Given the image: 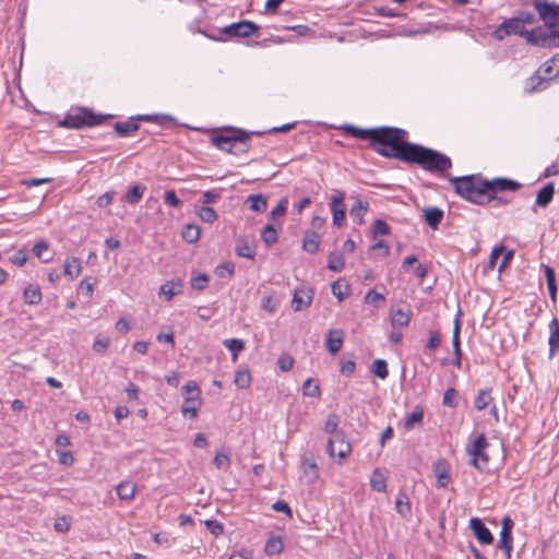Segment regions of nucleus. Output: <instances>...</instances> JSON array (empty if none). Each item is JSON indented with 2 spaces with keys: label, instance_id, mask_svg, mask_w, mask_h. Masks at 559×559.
I'll return each mask as SVG.
<instances>
[{
  "label": "nucleus",
  "instance_id": "41",
  "mask_svg": "<svg viewBox=\"0 0 559 559\" xmlns=\"http://www.w3.org/2000/svg\"><path fill=\"white\" fill-rule=\"evenodd\" d=\"M261 238L266 246H272L277 242L278 230L273 225L269 224L262 229Z\"/></svg>",
  "mask_w": 559,
  "mask_h": 559
},
{
  "label": "nucleus",
  "instance_id": "6",
  "mask_svg": "<svg viewBox=\"0 0 559 559\" xmlns=\"http://www.w3.org/2000/svg\"><path fill=\"white\" fill-rule=\"evenodd\" d=\"M557 38H559V36L556 35V28H548L546 25L526 32V39L530 44L545 48H556Z\"/></svg>",
  "mask_w": 559,
  "mask_h": 559
},
{
  "label": "nucleus",
  "instance_id": "20",
  "mask_svg": "<svg viewBox=\"0 0 559 559\" xmlns=\"http://www.w3.org/2000/svg\"><path fill=\"white\" fill-rule=\"evenodd\" d=\"M43 299L41 290L38 285L28 284L23 292V300L25 304L36 306Z\"/></svg>",
  "mask_w": 559,
  "mask_h": 559
},
{
  "label": "nucleus",
  "instance_id": "24",
  "mask_svg": "<svg viewBox=\"0 0 559 559\" xmlns=\"http://www.w3.org/2000/svg\"><path fill=\"white\" fill-rule=\"evenodd\" d=\"M424 217L432 229H437L443 218V211L439 207H427L424 210Z\"/></svg>",
  "mask_w": 559,
  "mask_h": 559
},
{
  "label": "nucleus",
  "instance_id": "21",
  "mask_svg": "<svg viewBox=\"0 0 559 559\" xmlns=\"http://www.w3.org/2000/svg\"><path fill=\"white\" fill-rule=\"evenodd\" d=\"M368 207V203L362 202L359 198H355V202L349 210V215L353 221L361 225L364 223V216L367 213Z\"/></svg>",
  "mask_w": 559,
  "mask_h": 559
},
{
  "label": "nucleus",
  "instance_id": "57",
  "mask_svg": "<svg viewBox=\"0 0 559 559\" xmlns=\"http://www.w3.org/2000/svg\"><path fill=\"white\" fill-rule=\"evenodd\" d=\"M209 283V276L206 274H199L191 278V286L197 290H203L206 288Z\"/></svg>",
  "mask_w": 559,
  "mask_h": 559
},
{
  "label": "nucleus",
  "instance_id": "10",
  "mask_svg": "<svg viewBox=\"0 0 559 559\" xmlns=\"http://www.w3.org/2000/svg\"><path fill=\"white\" fill-rule=\"evenodd\" d=\"M260 26L251 21H239L223 28L222 33L230 37H249L255 34Z\"/></svg>",
  "mask_w": 559,
  "mask_h": 559
},
{
  "label": "nucleus",
  "instance_id": "56",
  "mask_svg": "<svg viewBox=\"0 0 559 559\" xmlns=\"http://www.w3.org/2000/svg\"><path fill=\"white\" fill-rule=\"evenodd\" d=\"M110 344L109 337L106 336H97L93 344L94 352L98 354H104Z\"/></svg>",
  "mask_w": 559,
  "mask_h": 559
},
{
  "label": "nucleus",
  "instance_id": "33",
  "mask_svg": "<svg viewBox=\"0 0 559 559\" xmlns=\"http://www.w3.org/2000/svg\"><path fill=\"white\" fill-rule=\"evenodd\" d=\"M424 418V409L420 406H416L414 411L405 417L404 428L411 430L415 425L420 424Z\"/></svg>",
  "mask_w": 559,
  "mask_h": 559
},
{
  "label": "nucleus",
  "instance_id": "3",
  "mask_svg": "<svg viewBox=\"0 0 559 559\" xmlns=\"http://www.w3.org/2000/svg\"><path fill=\"white\" fill-rule=\"evenodd\" d=\"M450 182L455 192L469 202L484 204L491 199L487 198L486 193L487 180L483 179L480 175L451 177Z\"/></svg>",
  "mask_w": 559,
  "mask_h": 559
},
{
  "label": "nucleus",
  "instance_id": "11",
  "mask_svg": "<svg viewBox=\"0 0 559 559\" xmlns=\"http://www.w3.org/2000/svg\"><path fill=\"white\" fill-rule=\"evenodd\" d=\"M345 192L336 191L330 201V210L333 216V224L342 227L345 222Z\"/></svg>",
  "mask_w": 559,
  "mask_h": 559
},
{
  "label": "nucleus",
  "instance_id": "42",
  "mask_svg": "<svg viewBox=\"0 0 559 559\" xmlns=\"http://www.w3.org/2000/svg\"><path fill=\"white\" fill-rule=\"evenodd\" d=\"M283 548L284 544L280 537H271L265 544V554L269 556L278 555Z\"/></svg>",
  "mask_w": 559,
  "mask_h": 559
},
{
  "label": "nucleus",
  "instance_id": "47",
  "mask_svg": "<svg viewBox=\"0 0 559 559\" xmlns=\"http://www.w3.org/2000/svg\"><path fill=\"white\" fill-rule=\"evenodd\" d=\"M234 382L239 389L248 388L251 382L250 372L248 370L236 371Z\"/></svg>",
  "mask_w": 559,
  "mask_h": 559
},
{
  "label": "nucleus",
  "instance_id": "4",
  "mask_svg": "<svg viewBox=\"0 0 559 559\" xmlns=\"http://www.w3.org/2000/svg\"><path fill=\"white\" fill-rule=\"evenodd\" d=\"M110 117L109 115L108 118ZM106 118L107 116L96 115L90 108L80 107L67 114L60 126L69 129H82L84 127L98 126Z\"/></svg>",
  "mask_w": 559,
  "mask_h": 559
},
{
  "label": "nucleus",
  "instance_id": "51",
  "mask_svg": "<svg viewBox=\"0 0 559 559\" xmlns=\"http://www.w3.org/2000/svg\"><path fill=\"white\" fill-rule=\"evenodd\" d=\"M199 217L205 223H213L217 219V214L213 207L202 206L198 211Z\"/></svg>",
  "mask_w": 559,
  "mask_h": 559
},
{
  "label": "nucleus",
  "instance_id": "52",
  "mask_svg": "<svg viewBox=\"0 0 559 559\" xmlns=\"http://www.w3.org/2000/svg\"><path fill=\"white\" fill-rule=\"evenodd\" d=\"M48 250V243L46 241L36 242L33 247L34 254L44 263L51 260V257H45L44 253Z\"/></svg>",
  "mask_w": 559,
  "mask_h": 559
},
{
  "label": "nucleus",
  "instance_id": "28",
  "mask_svg": "<svg viewBox=\"0 0 559 559\" xmlns=\"http://www.w3.org/2000/svg\"><path fill=\"white\" fill-rule=\"evenodd\" d=\"M320 247V236L316 231H307L302 241V249L311 254L316 253Z\"/></svg>",
  "mask_w": 559,
  "mask_h": 559
},
{
  "label": "nucleus",
  "instance_id": "17",
  "mask_svg": "<svg viewBox=\"0 0 559 559\" xmlns=\"http://www.w3.org/2000/svg\"><path fill=\"white\" fill-rule=\"evenodd\" d=\"M549 329V357L552 358L559 352V320L554 317L548 324Z\"/></svg>",
  "mask_w": 559,
  "mask_h": 559
},
{
  "label": "nucleus",
  "instance_id": "62",
  "mask_svg": "<svg viewBox=\"0 0 559 559\" xmlns=\"http://www.w3.org/2000/svg\"><path fill=\"white\" fill-rule=\"evenodd\" d=\"M10 260L13 264L23 266L28 260L27 251L25 249H20L10 258Z\"/></svg>",
  "mask_w": 559,
  "mask_h": 559
},
{
  "label": "nucleus",
  "instance_id": "14",
  "mask_svg": "<svg viewBox=\"0 0 559 559\" xmlns=\"http://www.w3.org/2000/svg\"><path fill=\"white\" fill-rule=\"evenodd\" d=\"M469 528L473 534L477 538V540L483 545H490L493 543V536L490 531L486 527L483 521L478 518H472L469 520Z\"/></svg>",
  "mask_w": 559,
  "mask_h": 559
},
{
  "label": "nucleus",
  "instance_id": "53",
  "mask_svg": "<svg viewBox=\"0 0 559 559\" xmlns=\"http://www.w3.org/2000/svg\"><path fill=\"white\" fill-rule=\"evenodd\" d=\"M390 234V226L383 219H376L372 224L373 237L384 236Z\"/></svg>",
  "mask_w": 559,
  "mask_h": 559
},
{
  "label": "nucleus",
  "instance_id": "30",
  "mask_svg": "<svg viewBox=\"0 0 559 559\" xmlns=\"http://www.w3.org/2000/svg\"><path fill=\"white\" fill-rule=\"evenodd\" d=\"M114 129L120 136H129L135 133L140 129V126L132 120H128L116 122Z\"/></svg>",
  "mask_w": 559,
  "mask_h": 559
},
{
  "label": "nucleus",
  "instance_id": "43",
  "mask_svg": "<svg viewBox=\"0 0 559 559\" xmlns=\"http://www.w3.org/2000/svg\"><path fill=\"white\" fill-rule=\"evenodd\" d=\"M491 395H490V390H479L476 399H475V402H474V405H475V408L477 411H483L485 409L489 403L491 402Z\"/></svg>",
  "mask_w": 559,
  "mask_h": 559
},
{
  "label": "nucleus",
  "instance_id": "12",
  "mask_svg": "<svg viewBox=\"0 0 559 559\" xmlns=\"http://www.w3.org/2000/svg\"><path fill=\"white\" fill-rule=\"evenodd\" d=\"M313 289L305 286L297 287L294 292L292 307L295 311H301L311 305Z\"/></svg>",
  "mask_w": 559,
  "mask_h": 559
},
{
  "label": "nucleus",
  "instance_id": "49",
  "mask_svg": "<svg viewBox=\"0 0 559 559\" xmlns=\"http://www.w3.org/2000/svg\"><path fill=\"white\" fill-rule=\"evenodd\" d=\"M372 372L376 377L384 380L389 374L386 361L383 359H376L372 362Z\"/></svg>",
  "mask_w": 559,
  "mask_h": 559
},
{
  "label": "nucleus",
  "instance_id": "64",
  "mask_svg": "<svg viewBox=\"0 0 559 559\" xmlns=\"http://www.w3.org/2000/svg\"><path fill=\"white\" fill-rule=\"evenodd\" d=\"M215 274L218 277H225V276H231L234 274V264L233 263H224L222 265H218L215 269Z\"/></svg>",
  "mask_w": 559,
  "mask_h": 559
},
{
  "label": "nucleus",
  "instance_id": "34",
  "mask_svg": "<svg viewBox=\"0 0 559 559\" xmlns=\"http://www.w3.org/2000/svg\"><path fill=\"white\" fill-rule=\"evenodd\" d=\"M345 265V258L343 252H331L329 255L328 267L333 272H341Z\"/></svg>",
  "mask_w": 559,
  "mask_h": 559
},
{
  "label": "nucleus",
  "instance_id": "44",
  "mask_svg": "<svg viewBox=\"0 0 559 559\" xmlns=\"http://www.w3.org/2000/svg\"><path fill=\"white\" fill-rule=\"evenodd\" d=\"M81 272V263L76 258H72L66 261L64 264V274L70 276L71 278L76 277Z\"/></svg>",
  "mask_w": 559,
  "mask_h": 559
},
{
  "label": "nucleus",
  "instance_id": "35",
  "mask_svg": "<svg viewBox=\"0 0 559 559\" xmlns=\"http://www.w3.org/2000/svg\"><path fill=\"white\" fill-rule=\"evenodd\" d=\"M331 290L338 301H342L349 295V285L343 280H337L331 285Z\"/></svg>",
  "mask_w": 559,
  "mask_h": 559
},
{
  "label": "nucleus",
  "instance_id": "45",
  "mask_svg": "<svg viewBox=\"0 0 559 559\" xmlns=\"http://www.w3.org/2000/svg\"><path fill=\"white\" fill-rule=\"evenodd\" d=\"M145 191V187L135 185L133 186L126 195V201L129 204H136L143 197V193Z\"/></svg>",
  "mask_w": 559,
  "mask_h": 559
},
{
  "label": "nucleus",
  "instance_id": "31",
  "mask_svg": "<svg viewBox=\"0 0 559 559\" xmlns=\"http://www.w3.org/2000/svg\"><path fill=\"white\" fill-rule=\"evenodd\" d=\"M558 69V62L555 60V56L548 60H546L538 69L537 71L543 75L547 76L548 82H550L552 79L557 78L556 71Z\"/></svg>",
  "mask_w": 559,
  "mask_h": 559
},
{
  "label": "nucleus",
  "instance_id": "38",
  "mask_svg": "<svg viewBox=\"0 0 559 559\" xmlns=\"http://www.w3.org/2000/svg\"><path fill=\"white\" fill-rule=\"evenodd\" d=\"M201 230L198 225L194 224H188L183 227L181 231L182 238L189 242L193 243L200 239Z\"/></svg>",
  "mask_w": 559,
  "mask_h": 559
},
{
  "label": "nucleus",
  "instance_id": "40",
  "mask_svg": "<svg viewBox=\"0 0 559 559\" xmlns=\"http://www.w3.org/2000/svg\"><path fill=\"white\" fill-rule=\"evenodd\" d=\"M338 424H340V417L334 413L329 414L326 417V420L324 423V431L328 435H331L332 437L336 436L340 432H343L342 430L337 429Z\"/></svg>",
  "mask_w": 559,
  "mask_h": 559
},
{
  "label": "nucleus",
  "instance_id": "25",
  "mask_svg": "<svg viewBox=\"0 0 559 559\" xmlns=\"http://www.w3.org/2000/svg\"><path fill=\"white\" fill-rule=\"evenodd\" d=\"M116 491L119 499L130 501L135 496L136 485L129 480H124L118 484Z\"/></svg>",
  "mask_w": 559,
  "mask_h": 559
},
{
  "label": "nucleus",
  "instance_id": "15",
  "mask_svg": "<svg viewBox=\"0 0 559 559\" xmlns=\"http://www.w3.org/2000/svg\"><path fill=\"white\" fill-rule=\"evenodd\" d=\"M432 469L437 478V486L439 488L447 487L451 480L450 467L448 462L443 459H440L433 463Z\"/></svg>",
  "mask_w": 559,
  "mask_h": 559
},
{
  "label": "nucleus",
  "instance_id": "46",
  "mask_svg": "<svg viewBox=\"0 0 559 559\" xmlns=\"http://www.w3.org/2000/svg\"><path fill=\"white\" fill-rule=\"evenodd\" d=\"M223 343L231 352L234 360L237 359L238 353L245 348L243 341L239 338L225 340Z\"/></svg>",
  "mask_w": 559,
  "mask_h": 559
},
{
  "label": "nucleus",
  "instance_id": "39",
  "mask_svg": "<svg viewBox=\"0 0 559 559\" xmlns=\"http://www.w3.org/2000/svg\"><path fill=\"white\" fill-rule=\"evenodd\" d=\"M460 316H461V311L457 312V316L454 320V328H453V335H452L454 356H462L461 344H460V329H461Z\"/></svg>",
  "mask_w": 559,
  "mask_h": 559
},
{
  "label": "nucleus",
  "instance_id": "36",
  "mask_svg": "<svg viewBox=\"0 0 559 559\" xmlns=\"http://www.w3.org/2000/svg\"><path fill=\"white\" fill-rule=\"evenodd\" d=\"M236 253L241 258L253 259L255 255V250L246 239H238L236 245Z\"/></svg>",
  "mask_w": 559,
  "mask_h": 559
},
{
  "label": "nucleus",
  "instance_id": "22",
  "mask_svg": "<svg viewBox=\"0 0 559 559\" xmlns=\"http://www.w3.org/2000/svg\"><path fill=\"white\" fill-rule=\"evenodd\" d=\"M554 194L555 186L549 182L537 192L535 204L540 207H546L552 201Z\"/></svg>",
  "mask_w": 559,
  "mask_h": 559
},
{
  "label": "nucleus",
  "instance_id": "27",
  "mask_svg": "<svg viewBox=\"0 0 559 559\" xmlns=\"http://www.w3.org/2000/svg\"><path fill=\"white\" fill-rule=\"evenodd\" d=\"M201 406V399L199 396H186L185 403L181 406L183 416L190 415L192 418L197 417L198 411Z\"/></svg>",
  "mask_w": 559,
  "mask_h": 559
},
{
  "label": "nucleus",
  "instance_id": "58",
  "mask_svg": "<svg viewBox=\"0 0 559 559\" xmlns=\"http://www.w3.org/2000/svg\"><path fill=\"white\" fill-rule=\"evenodd\" d=\"M204 524L211 534L216 537L224 533V525L216 520H206Z\"/></svg>",
  "mask_w": 559,
  "mask_h": 559
},
{
  "label": "nucleus",
  "instance_id": "29",
  "mask_svg": "<svg viewBox=\"0 0 559 559\" xmlns=\"http://www.w3.org/2000/svg\"><path fill=\"white\" fill-rule=\"evenodd\" d=\"M370 486L377 492H385L386 491V476L385 474L376 468L370 478Z\"/></svg>",
  "mask_w": 559,
  "mask_h": 559
},
{
  "label": "nucleus",
  "instance_id": "37",
  "mask_svg": "<svg viewBox=\"0 0 559 559\" xmlns=\"http://www.w3.org/2000/svg\"><path fill=\"white\" fill-rule=\"evenodd\" d=\"M497 547L499 549H501L507 555V558L509 559L511 557V552L513 549L512 533L500 532V538H499V543H498Z\"/></svg>",
  "mask_w": 559,
  "mask_h": 559
},
{
  "label": "nucleus",
  "instance_id": "8",
  "mask_svg": "<svg viewBox=\"0 0 559 559\" xmlns=\"http://www.w3.org/2000/svg\"><path fill=\"white\" fill-rule=\"evenodd\" d=\"M533 5L538 12L539 19L548 28L559 27V4L540 0H533Z\"/></svg>",
  "mask_w": 559,
  "mask_h": 559
},
{
  "label": "nucleus",
  "instance_id": "26",
  "mask_svg": "<svg viewBox=\"0 0 559 559\" xmlns=\"http://www.w3.org/2000/svg\"><path fill=\"white\" fill-rule=\"evenodd\" d=\"M182 287L183 283L180 280L166 282L160 286V295L170 300L174 296L181 294Z\"/></svg>",
  "mask_w": 559,
  "mask_h": 559
},
{
  "label": "nucleus",
  "instance_id": "32",
  "mask_svg": "<svg viewBox=\"0 0 559 559\" xmlns=\"http://www.w3.org/2000/svg\"><path fill=\"white\" fill-rule=\"evenodd\" d=\"M396 512L406 519L411 514V502L406 493L400 492L395 503Z\"/></svg>",
  "mask_w": 559,
  "mask_h": 559
},
{
  "label": "nucleus",
  "instance_id": "5",
  "mask_svg": "<svg viewBox=\"0 0 559 559\" xmlns=\"http://www.w3.org/2000/svg\"><path fill=\"white\" fill-rule=\"evenodd\" d=\"M326 451L330 457L338 459V464L342 465L352 453V444L347 440L345 432H340L336 436L331 437L328 440Z\"/></svg>",
  "mask_w": 559,
  "mask_h": 559
},
{
  "label": "nucleus",
  "instance_id": "59",
  "mask_svg": "<svg viewBox=\"0 0 559 559\" xmlns=\"http://www.w3.org/2000/svg\"><path fill=\"white\" fill-rule=\"evenodd\" d=\"M138 120H144V121H155L159 124H163L165 121L173 120L171 116L168 115H141L136 117Z\"/></svg>",
  "mask_w": 559,
  "mask_h": 559
},
{
  "label": "nucleus",
  "instance_id": "9",
  "mask_svg": "<svg viewBox=\"0 0 559 559\" xmlns=\"http://www.w3.org/2000/svg\"><path fill=\"white\" fill-rule=\"evenodd\" d=\"M525 28L516 16L504 20L492 33V36L497 40H503L510 35H520L526 37Z\"/></svg>",
  "mask_w": 559,
  "mask_h": 559
},
{
  "label": "nucleus",
  "instance_id": "23",
  "mask_svg": "<svg viewBox=\"0 0 559 559\" xmlns=\"http://www.w3.org/2000/svg\"><path fill=\"white\" fill-rule=\"evenodd\" d=\"M246 204H248L249 209L257 213H263L267 209V200L266 197L259 193V194H250L246 199Z\"/></svg>",
  "mask_w": 559,
  "mask_h": 559
},
{
  "label": "nucleus",
  "instance_id": "61",
  "mask_svg": "<svg viewBox=\"0 0 559 559\" xmlns=\"http://www.w3.org/2000/svg\"><path fill=\"white\" fill-rule=\"evenodd\" d=\"M340 371L343 376L349 377L355 372L356 364L353 359H341Z\"/></svg>",
  "mask_w": 559,
  "mask_h": 559
},
{
  "label": "nucleus",
  "instance_id": "1",
  "mask_svg": "<svg viewBox=\"0 0 559 559\" xmlns=\"http://www.w3.org/2000/svg\"><path fill=\"white\" fill-rule=\"evenodd\" d=\"M345 135L368 140L369 147L382 157L416 164L425 170L444 173L452 167L447 155L417 143L408 142V132L397 127L370 129L344 124L340 128Z\"/></svg>",
  "mask_w": 559,
  "mask_h": 559
},
{
  "label": "nucleus",
  "instance_id": "19",
  "mask_svg": "<svg viewBox=\"0 0 559 559\" xmlns=\"http://www.w3.org/2000/svg\"><path fill=\"white\" fill-rule=\"evenodd\" d=\"M343 346V331L330 330L326 336V349L330 354H337Z\"/></svg>",
  "mask_w": 559,
  "mask_h": 559
},
{
  "label": "nucleus",
  "instance_id": "13",
  "mask_svg": "<svg viewBox=\"0 0 559 559\" xmlns=\"http://www.w3.org/2000/svg\"><path fill=\"white\" fill-rule=\"evenodd\" d=\"M488 188H486L487 198L489 193H495L498 191H518L521 189L522 185L518 181L508 178H496L493 180H487Z\"/></svg>",
  "mask_w": 559,
  "mask_h": 559
},
{
  "label": "nucleus",
  "instance_id": "7",
  "mask_svg": "<svg viewBox=\"0 0 559 559\" xmlns=\"http://www.w3.org/2000/svg\"><path fill=\"white\" fill-rule=\"evenodd\" d=\"M489 443L484 435H479L474 441L473 444L467 447L466 451L468 455L472 456L471 465L475 466L477 469H484L489 461L488 454L486 453V449Z\"/></svg>",
  "mask_w": 559,
  "mask_h": 559
},
{
  "label": "nucleus",
  "instance_id": "55",
  "mask_svg": "<svg viewBox=\"0 0 559 559\" xmlns=\"http://www.w3.org/2000/svg\"><path fill=\"white\" fill-rule=\"evenodd\" d=\"M441 344V338H440V334L438 331H429V338H428V342H427V350H429L430 353H433Z\"/></svg>",
  "mask_w": 559,
  "mask_h": 559
},
{
  "label": "nucleus",
  "instance_id": "2",
  "mask_svg": "<svg viewBox=\"0 0 559 559\" xmlns=\"http://www.w3.org/2000/svg\"><path fill=\"white\" fill-rule=\"evenodd\" d=\"M251 134L241 129L228 128L214 132L211 136V142L222 151L239 155L250 150L249 141Z\"/></svg>",
  "mask_w": 559,
  "mask_h": 559
},
{
  "label": "nucleus",
  "instance_id": "63",
  "mask_svg": "<svg viewBox=\"0 0 559 559\" xmlns=\"http://www.w3.org/2000/svg\"><path fill=\"white\" fill-rule=\"evenodd\" d=\"M278 306V301L274 299L272 296H264L262 298L261 307L265 311L273 313Z\"/></svg>",
  "mask_w": 559,
  "mask_h": 559
},
{
  "label": "nucleus",
  "instance_id": "18",
  "mask_svg": "<svg viewBox=\"0 0 559 559\" xmlns=\"http://www.w3.org/2000/svg\"><path fill=\"white\" fill-rule=\"evenodd\" d=\"M301 465L305 475L308 476L311 481L317 480L319 478L318 465L312 453L307 452L301 456Z\"/></svg>",
  "mask_w": 559,
  "mask_h": 559
},
{
  "label": "nucleus",
  "instance_id": "50",
  "mask_svg": "<svg viewBox=\"0 0 559 559\" xmlns=\"http://www.w3.org/2000/svg\"><path fill=\"white\" fill-rule=\"evenodd\" d=\"M304 395L309 397H318L320 395V386L312 379H307L302 385Z\"/></svg>",
  "mask_w": 559,
  "mask_h": 559
},
{
  "label": "nucleus",
  "instance_id": "16",
  "mask_svg": "<svg viewBox=\"0 0 559 559\" xmlns=\"http://www.w3.org/2000/svg\"><path fill=\"white\" fill-rule=\"evenodd\" d=\"M548 83L547 76H543L536 71L525 81L524 91L527 94L544 91L548 86Z\"/></svg>",
  "mask_w": 559,
  "mask_h": 559
},
{
  "label": "nucleus",
  "instance_id": "60",
  "mask_svg": "<svg viewBox=\"0 0 559 559\" xmlns=\"http://www.w3.org/2000/svg\"><path fill=\"white\" fill-rule=\"evenodd\" d=\"M277 366L284 372L289 371L294 366V358L284 354L277 359Z\"/></svg>",
  "mask_w": 559,
  "mask_h": 559
},
{
  "label": "nucleus",
  "instance_id": "54",
  "mask_svg": "<svg viewBox=\"0 0 559 559\" xmlns=\"http://www.w3.org/2000/svg\"><path fill=\"white\" fill-rule=\"evenodd\" d=\"M214 465L218 469L227 471L230 467V459L226 453L218 452L213 461Z\"/></svg>",
  "mask_w": 559,
  "mask_h": 559
},
{
  "label": "nucleus",
  "instance_id": "48",
  "mask_svg": "<svg viewBox=\"0 0 559 559\" xmlns=\"http://www.w3.org/2000/svg\"><path fill=\"white\" fill-rule=\"evenodd\" d=\"M409 316L407 312L399 309L396 310L393 316H392V319H391V323L392 325L395 328V326H399V328H403V326H407L408 323H409Z\"/></svg>",
  "mask_w": 559,
  "mask_h": 559
}]
</instances>
